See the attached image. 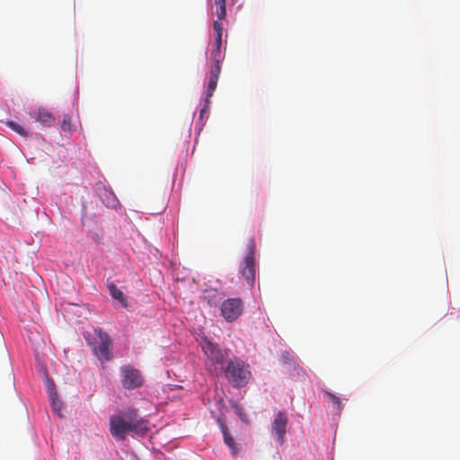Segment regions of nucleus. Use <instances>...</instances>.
Returning a JSON list of instances; mask_svg holds the SVG:
<instances>
[{
    "instance_id": "f3484780",
    "label": "nucleus",
    "mask_w": 460,
    "mask_h": 460,
    "mask_svg": "<svg viewBox=\"0 0 460 460\" xmlns=\"http://www.w3.org/2000/svg\"><path fill=\"white\" fill-rule=\"evenodd\" d=\"M221 21L222 20L217 19L213 22V30H214V33H215V38H217V37L222 38L223 24L221 23Z\"/></svg>"
},
{
    "instance_id": "2eb2a0df",
    "label": "nucleus",
    "mask_w": 460,
    "mask_h": 460,
    "mask_svg": "<svg viewBox=\"0 0 460 460\" xmlns=\"http://www.w3.org/2000/svg\"><path fill=\"white\" fill-rule=\"evenodd\" d=\"M324 396L328 397L332 401V407L337 412L341 411L342 406H341V400L339 397H337L335 394H333L330 392H327V391L324 392Z\"/></svg>"
},
{
    "instance_id": "aec40b11",
    "label": "nucleus",
    "mask_w": 460,
    "mask_h": 460,
    "mask_svg": "<svg viewBox=\"0 0 460 460\" xmlns=\"http://www.w3.org/2000/svg\"><path fill=\"white\" fill-rule=\"evenodd\" d=\"M222 47V38L217 37L215 38L214 48L221 49Z\"/></svg>"
},
{
    "instance_id": "423d86ee",
    "label": "nucleus",
    "mask_w": 460,
    "mask_h": 460,
    "mask_svg": "<svg viewBox=\"0 0 460 460\" xmlns=\"http://www.w3.org/2000/svg\"><path fill=\"white\" fill-rule=\"evenodd\" d=\"M243 311V302L240 298H228L221 305V314L227 322L236 320Z\"/></svg>"
},
{
    "instance_id": "dca6fc26",
    "label": "nucleus",
    "mask_w": 460,
    "mask_h": 460,
    "mask_svg": "<svg viewBox=\"0 0 460 460\" xmlns=\"http://www.w3.org/2000/svg\"><path fill=\"white\" fill-rule=\"evenodd\" d=\"M61 129L64 132H73L75 130L74 125L72 124V120L69 115L66 114L63 117V120L61 123Z\"/></svg>"
},
{
    "instance_id": "7ed1b4c3",
    "label": "nucleus",
    "mask_w": 460,
    "mask_h": 460,
    "mask_svg": "<svg viewBox=\"0 0 460 460\" xmlns=\"http://www.w3.org/2000/svg\"><path fill=\"white\" fill-rule=\"evenodd\" d=\"M223 372H225L228 382L234 387L246 385L251 376L249 366L239 358L230 360Z\"/></svg>"
},
{
    "instance_id": "39448f33",
    "label": "nucleus",
    "mask_w": 460,
    "mask_h": 460,
    "mask_svg": "<svg viewBox=\"0 0 460 460\" xmlns=\"http://www.w3.org/2000/svg\"><path fill=\"white\" fill-rule=\"evenodd\" d=\"M255 241L253 238L248 241L246 246V254L243 261L240 264L239 271L243 278L245 279L249 286L252 287L255 282L256 263H255Z\"/></svg>"
},
{
    "instance_id": "1a4fd4ad",
    "label": "nucleus",
    "mask_w": 460,
    "mask_h": 460,
    "mask_svg": "<svg viewBox=\"0 0 460 460\" xmlns=\"http://www.w3.org/2000/svg\"><path fill=\"white\" fill-rule=\"evenodd\" d=\"M288 417L284 411H279L272 422V430L277 435V440L279 445L284 444L285 434L287 432Z\"/></svg>"
},
{
    "instance_id": "ddd939ff",
    "label": "nucleus",
    "mask_w": 460,
    "mask_h": 460,
    "mask_svg": "<svg viewBox=\"0 0 460 460\" xmlns=\"http://www.w3.org/2000/svg\"><path fill=\"white\" fill-rule=\"evenodd\" d=\"M109 291L114 299L119 300L124 306H126L125 296L121 290H119L114 284H111L109 285Z\"/></svg>"
},
{
    "instance_id": "4468645a",
    "label": "nucleus",
    "mask_w": 460,
    "mask_h": 460,
    "mask_svg": "<svg viewBox=\"0 0 460 460\" xmlns=\"http://www.w3.org/2000/svg\"><path fill=\"white\" fill-rule=\"evenodd\" d=\"M5 124L9 128H11L14 132H16L18 135H20L22 137L28 136V132L26 131V129L18 122H15L13 120H8V121H6Z\"/></svg>"
},
{
    "instance_id": "20e7f679",
    "label": "nucleus",
    "mask_w": 460,
    "mask_h": 460,
    "mask_svg": "<svg viewBox=\"0 0 460 460\" xmlns=\"http://www.w3.org/2000/svg\"><path fill=\"white\" fill-rule=\"evenodd\" d=\"M210 59L212 60V64L210 66L209 79L205 100L207 106L210 103L209 99L212 97L217 88L218 77L221 72V62L224 59V54L222 53L221 49L214 48L210 53Z\"/></svg>"
},
{
    "instance_id": "f8f14e48",
    "label": "nucleus",
    "mask_w": 460,
    "mask_h": 460,
    "mask_svg": "<svg viewBox=\"0 0 460 460\" xmlns=\"http://www.w3.org/2000/svg\"><path fill=\"white\" fill-rule=\"evenodd\" d=\"M226 0H215V14L218 20H225L226 16Z\"/></svg>"
},
{
    "instance_id": "9d476101",
    "label": "nucleus",
    "mask_w": 460,
    "mask_h": 460,
    "mask_svg": "<svg viewBox=\"0 0 460 460\" xmlns=\"http://www.w3.org/2000/svg\"><path fill=\"white\" fill-rule=\"evenodd\" d=\"M32 116L43 127L49 128L56 124V117L45 108H38L33 111Z\"/></svg>"
},
{
    "instance_id": "f03ea898",
    "label": "nucleus",
    "mask_w": 460,
    "mask_h": 460,
    "mask_svg": "<svg viewBox=\"0 0 460 460\" xmlns=\"http://www.w3.org/2000/svg\"><path fill=\"white\" fill-rule=\"evenodd\" d=\"M201 349L207 356V369L216 376L222 374L225 369V353L207 338L203 339Z\"/></svg>"
},
{
    "instance_id": "f257e3e1",
    "label": "nucleus",
    "mask_w": 460,
    "mask_h": 460,
    "mask_svg": "<svg viewBox=\"0 0 460 460\" xmlns=\"http://www.w3.org/2000/svg\"><path fill=\"white\" fill-rule=\"evenodd\" d=\"M147 431V421L138 416L136 409L128 408L110 417V432L118 441L125 440L128 432L142 437Z\"/></svg>"
},
{
    "instance_id": "6ab92c4d",
    "label": "nucleus",
    "mask_w": 460,
    "mask_h": 460,
    "mask_svg": "<svg viewBox=\"0 0 460 460\" xmlns=\"http://www.w3.org/2000/svg\"><path fill=\"white\" fill-rule=\"evenodd\" d=\"M48 392H49V399L58 396L55 384L53 381H49V380L48 381Z\"/></svg>"
},
{
    "instance_id": "a211bd4d",
    "label": "nucleus",
    "mask_w": 460,
    "mask_h": 460,
    "mask_svg": "<svg viewBox=\"0 0 460 460\" xmlns=\"http://www.w3.org/2000/svg\"><path fill=\"white\" fill-rule=\"evenodd\" d=\"M51 408L52 410L61 417V402L58 400V396L54 398H50Z\"/></svg>"
},
{
    "instance_id": "0eeeda50",
    "label": "nucleus",
    "mask_w": 460,
    "mask_h": 460,
    "mask_svg": "<svg viewBox=\"0 0 460 460\" xmlns=\"http://www.w3.org/2000/svg\"><path fill=\"white\" fill-rule=\"evenodd\" d=\"M95 334L99 339V343L93 348V352L101 360L109 361L112 358L111 350V340L110 336L101 329L95 330Z\"/></svg>"
},
{
    "instance_id": "9b49d317",
    "label": "nucleus",
    "mask_w": 460,
    "mask_h": 460,
    "mask_svg": "<svg viewBox=\"0 0 460 460\" xmlns=\"http://www.w3.org/2000/svg\"><path fill=\"white\" fill-rule=\"evenodd\" d=\"M220 429L223 433L224 442L230 448L232 455L235 456L238 454L239 448L234 437L230 435L227 426L225 423L220 422Z\"/></svg>"
},
{
    "instance_id": "6e6552de",
    "label": "nucleus",
    "mask_w": 460,
    "mask_h": 460,
    "mask_svg": "<svg viewBox=\"0 0 460 460\" xmlns=\"http://www.w3.org/2000/svg\"><path fill=\"white\" fill-rule=\"evenodd\" d=\"M121 373L124 388L131 390L138 388L143 385V377L137 369L130 366H125L121 367Z\"/></svg>"
}]
</instances>
